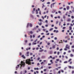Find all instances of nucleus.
Returning <instances> with one entry per match:
<instances>
[{
    "label": "nucleus",
    "instance_id": "31",
    "mask_svg": "<svg viewBox=\"0 0 74 74\" xmlns=\"http://www.w3.org/2000/svg\"><path fill=\"white\" fill-rule=\"evenodd\" d=\"M52 5L53 6V5H52V4H51V8H52Z\"/></svg>",
    "mask_w": 74,
    "mask_h": 74
},
{
    "label": "nucleus",
    "instance_id": "43",
    "mask_svg": "<svg viewBox=\"0 0 74 74\" xmlns=\"http://www.w3.org/2000/svg\"><path fill=\"white\" fill-rule=\"evenodd\" d=\"M52 59L53 60L55 59V57H53V58H52Z\"/></svg>",
    "mask_w": 74,
    "mask_h": 74
},
{
    "label": "nucleus",
    "instance_id": "49",
    "mask_svg": "<svg viewBox=\"0 0 74 74\" xmlns=\"http://www.w3.org/2000/svg\"><path fill=\"white\" fill-rule=\"evenodd\" d=\"M66 54V52H64L63 53L64 55H65V54Z\"/></svg>",
    "mask_w": 74,
    "mask_h": 74
},
{
    "label": "nucleus",
    "instance_id": "52",
    "mask_svg": "<svg viewBox=\"0 0 74 74\" xmlns=\"http://www.w3.org/2000/svg\"><path fill=\"white\" fill-rule=\"evenodd\" d=\"M37 66H39L40 65V63H38L37 64Z\"/></svg>",
    "mask_w": 74,
    "mask_h": 74
},
{
    "label": "nucleus",
    "instance_id": "5",
    "mask_svg": "<svg viewBox=\"0 0 74 74\" xmlns=\"http://www.w3.org/2000/svg\"><path fill=\"white\" fill-rule=\"evenodd\" d=\"M21 57L23 58V59H25V58H26L25 56L24 55H22Z\"/></svg>",
    "mask_w": 74,
    "mask_h": 74
},
{
    "label": "nucleus",
    "instance_id": "4",
    "mask_svg": "<svg viewBox=\"0 0 74 74\" xmlns=\"http://www.w3.org/2000/svg\"><path fill=\"white\" fill-rule=\"evenodd\" d=\"M65 48H66V49H70V46H68L66 47Z\"/></svg>",
    "mask_w": 74,
    "mask_h": 74
},
{
    "label": "nucleus",
    "instance_id": "27",
    "mask_svg": "<svg viewBox=\"0 0 74 74\" xmlns=\"http://www.w3.org/2000/svg\"><path fill=\"white\" fill-rule=\"evenodd\" d=\"M61 71L62 73H64V71H63V70H61Z\"/></svg>",
    "mask_w": 74,
    "mask_h": 74
},
{
    "label": "nucleus",
    "instance_id": "2",
    "mask_svg": "<svg viewBox=\"0 0 74 74\" xmlns=\"http://www.w3.org/2000/svg\"><path fill=\"white\" fill-rule=\"evenodd\" d=\"M20 64L21 65L20 69H21L22 67H25V63L23 62L22 61H21V64Z\"/></svg>",
    "mask_w": 74,
    "mask_h": 74
},
{
    "label": "nucleus",
    "instance_id": "51",
    "mask_svg": "<svg viewBox=\"0 0 74 74\" xmlns=\"http://www.w3.org/2000/svg\"><path fill=\"white\" fill-rule=\"evenodd\" d=\"M58 74H60V71H59L58 72Z\"/></svg>",
    "mask_w": 74,
    "mask_h": 74
},
{
    "label": "nucleus",
    "instance_id": "34",
    "mask_svg": "<svg viewBox=\"0 0 74 74\" xmlns=\"http://www.w3.org/2000/svg\"><path fill=\"white\" fill-rule=\"evenodd\" d=\"M40 59V58H38L37 59L38 60H39Z\"/></svg>",
    "mask_w": 74,
    "mask_h": 74
},
{
    "label": "nucleus",
    "instance_id": "56",
    "mask_svg": "<svg viewBox=\"0 0 74 74\" xmlns=\"http://www.w3.org/2000/svg\"><path fill=\"white\" fill-rule=\"evenodd\" d=\"M51 68H52V67H51V66H49V69H51Z\"/></svg>",
    "mask_w": 74,
    "mask_h": 74
},
{
    "label": "nucleus",
    "instance_id": "17",
    "mask_svg": "<svg viewBox=\"0 0 74 74\" xmlns=\"http://www.w3.org/2000/svg\"><path fill=\"white\" fill-rule=\"evenodd\" d=\"M44 7H45V5H44V4L43 3L42 4V8H43Z\"/></svg>",
    "mask_w": 74,
    "mask_h": 74
},
{
    "label": "nucleus",
    "instance_id": "60",
    "mask_svg": "<svg viewBox=\"0 0 74 74\" xmlns=\"http://www.w3.org/2000/svg\"><path fill=\"white\" fill-rule=\"evenodd\" d=\"M40 35H39L38 36V38H40Z\"/></svg>",
    "mask_w": 74,
    "mask_h": 74
},
{
    "label": "nucleus",
    "instance_id": "50",
    "mask_svg": "<svg viewBox=\"0 0 74 74\" xmlns=\"http://www.w3.org/2000/svg\"><path fill=\"white\" fill-rule=\"evenodd\" d=\"M52 53V51H51L50 52V53L51 54V53Z\"/></svg>",
    "mask_w": 74,
    "mask_h": 74
},
{
    "label": "nucleus",
    "instance_id": "26",
    "mask_svg": "<svg viewBox=\"0 0 74 74\" xmlns=\"http://www.w3.org/2000/svg\"><path fill=\"white\" fill-rule=\"evenodd\" d=\"M67 61H64V63H67Z\"/></svg>",
    "mask_w": 74,
    "mask_h": 74
},
{
    "label": "nucleus",
    "instance_id": "12",
    "mask_svg": "<svg viewBox=\"0 0 74 74\" xmlns=\"http://www.w3.org/2000/svg\"><path fill=\"white\" fill-rule=\"evenodd\" d=\"M36 14H38V10H36Z\"/></svg>",
    "mask_w": 74,
    "mask_h": 74
},
{
    "label": "nucleus",
    "instance_id": "19",
    "mask_svg": "<svg viewBox=\"0 0 74 74\" xmlns=\"http://www.w3.org/2000/svg\"><path fill=\"white\" fill-rule=\"evenodd\" d=\"M29 33L30 34H33V31H31L29 32Z\"/></svg>",
    "mask_w": 74,
    "mask_h": 74
},
{
    "label": "nucleus",
    "instance_id": "13",
    "mask_svg": "<svg viewBox=\"0 0 74 74\" xmlns=\"http://www.w3.org/2000/svg\"><path fill=\"white\" fill-rule=\"evenodd\" d=\"M69 8H70L69 7V6H67L66 7L67 10H69Z\"/></svg>",
    "mask_w": 74,
    "mask_h": 74
},
{
    "label": "nucleus",
    "instance_id": "29",
    "mask_svg": "<svg viewBox=\"0 0 74 74\" xmlns=\"http://www.w3.org/2000/svg\"><path fill=\"white\" fill-rule=\"evenodd\" d=\"M50 61V62H51V64H52V63H53V62H52V60H51Z\"/></svg>",
    "mask_w": 74,
    "mask_h": 74
},
{
    "label": "nucleus",
    "instance_id": "9",
    "mask_svg": "<svg viewBox=\"0 0 74 74\" xmlns=\"http://www.w3.org/2000/svg\"><path fill=\"white\" fill-rule=\"evenodd\" d=\"M56 3V2H54V3H53L51 4L52 5L53 7H54V4H55Z\"/></svg>",
    "mask_w": 74,
    "mask_h": 74
},
{
    "label": "nucleus",
    "instance_id": "45",
    "mask_svg": "<svg viewBox=\"0 0 74 74\" xmlns=\"http://www.w3.org/2000/svg\"><path fill=\"white\" fill-rule=\"evenodd\" d=\"M51 18H53V15H52V14H51Z\"/></svg>",
    "mask_w": 74,
    "mask_h": 74
},
{
    "label": "nucleus",
    "instance_id": "48",
    "mask_svg": "<svg viewBox=\"0 0 74 74\" xmlns=\"http://www.w3.org/2000/svg\"><path fill=\"white\" fill-rule=\"evenodd\" d=\"M66 29L65 27H63V29Z\"/></svg>",
    "mask_w": 74,
    "mask_h": 74
},
{
    "label": "nucleus",
    "instance_id": "58",
    "mask_svg": "<svg viewBox=\"0 0 74 74\" xmlns=\"http://www.w3.org/2000/svg\"><path fill=\"white\" fill-rule=\"evenodd\" d=\"M46 35H49V33H48L47 34H46Z\"/></svg>",
    "mask_w": 74,
    "mask_h": 74
},
{
    "label": "nucleus",
    "instance_id": "57",
    "mask_svg": "<svg viewBox=\"0 0 74 74\" xmlns=\"http://www.w3.org/2000/svg\"><path fill=\"white\" fill-rule=\"evenodd\" d=\"M44 64V62H41V64Z\"/></svg>",
    "mask_w": 74,
    "mask_h": 74
},
{
    "label": "nucleus",
    "instance_id": "36",
    "mask_svg": "<svg viewBox=\"0 0 74 74\" xmlns=\"http://www.w3.org/2000/svg\"><path fill=\"white\" fill-rule=\"evenodd\" d=\"M63 8V7H61L59 8L60 10H62Z\"/></svg>",
    "mask_w": 74,
    "mask_h": 74
},
{
    "label": "nucleus",
    "instance_id": "20",
    "mask_svg": "<svg viewBox=\"0 0 74 74\" xmlns=\"http://www.w3.org/2000/svg\"><path fill=\"white\" fill-rule=\"evenodd\" d=\"M52 48H53V49H54V48H55V46L53 45L52 47Z\"/></svg>",
    "mask_w": 74,
    "mask_h": 74
},
{
    "label": "nucleus",
    "instance_id": "59",
    "mask_svg": "<svg viewBox=\"0 0 74 74\" xmlns=\"http://www.w3.org/2000/svg\"><path fill=\"white\" fill-rule=\"evenodd\" d=\"M28 70H30V67H28Z\"/></svg>",
    "mask_w": 74,
    "mask_h": 74
},
{
    "label": "nucleus",
    "instance_id": "38",
    "mask_svg": "<svg viewBox=\"0 0 74 74\" xmlns=\"http://www.w3.org/2000/svg\"><path fill=\"white\" fill-rule=\"evenodd\" d=\"M37 40H38L37 39H36V40L34 41V42H37Z\"/></svg>",
    "mask_w": 74,
    "mask_h": 74
},
{
    "label": "nucleus",
    "instance_id": "64",
    "mask_svg": "<svg viewBox=\"0 0 74 74\" xmlns=\"http://www.w3.org/2000/svg\"><path fill=\"white\" fill-rule=\"evenodd\" d=\"M31 72H33L34 71H33V70H31Z\"/></svg>",
    "mask_w": 74,
    "mask_h": 74
},
{
    "label": "nucleus",
    "instance_id": "24",
    "mask_svg": "<svg viewBox=\"0 0 74 74\" xmlns=\"http://www.w3.org/2000/svg\"><path fill=\"white\" fill-rule=\"evenodd\" d=\"M64 51H67V48H65L64 49Z\"/></svg>",
    "mask_w": 74,
    "mask_h": 74
},
{
    "label": "nucleus",
    "instance_id": "32",
    "mask_svg": "<svg viewBox=\"0 0 74 74\" xmlns=\"http://www.w3.org/2000/svg\"><path fill=\"white\" fill-rule=\"evenodd\" d=\"M36 37V36H35V35H33V38H34V37Z\"/></svg>",
    "mask_w": 74,
    "mask_h": 74
},
{
    "label": "nucleus",
    "instance_id": "30",
    "mask_svg": "<svg viewBox=\"0 0 74 74\" xmlns=\"http://www.w3.org/2000/svg\"><path fill=\"white\" fill-rule=\"evenodd\" d=\"M56 60L57 62H58V61H59V59H57Z\"/></svg>",
    "mask_w": 74,
    "mask_h": 74
},
{
    "label": "nucleus",
    "instance_id": "54",
    "mask_svg": "<svg viewBox=\"0 0 74 74\" xmlns=\"http://www.w3.org/2000/svg\"><path fill=\"white\" fill-rule=\"evenodd\" d=\"M61 67L60 66L58 67V69H61Z\"/></svg>",
    "mask_w": 74,
    "mask_h": 74
},
{
    "label": "nucleus",
    "instance_id": "22",
    "mask_svg": "<svg viewBox=\"0 0 74 74\" xmlns=\"http://www.w3.org/2000/svg\"><path fill=\"white\" fill-rule=\"evenodd\" d=\"M69 69H72V67L71 66H69Z\"/></svg>",
    "mask_w": 74,
    "mask_h": 74
},
{
    "label": "nucleus",
    "instance_id": "39",
    "mask_svg": "<svg viewBox=\"0 0 74 74\" xmlns=\"http://www.w3.org/2000/svg\"><path fill=\"white\" fill-rule=\"evenodd\" d=\"M46 71H47V69H44V71L45 72Z\"/></svg>",
    "mask_w": 74,
    "mask_h": 74
},
{
    "label": "nucleus",
    "instance_id": "47",
    "mask_svg": "<svg viewBox=\"0 0 74 74\" xmlns=\"http://www.w3.org/2000/svg\"><path fill=\"white\" fill-rule=\"evenodd\" d=\"M47 45H50V43L49 42L48 43Z\"/></svg>",
    "mask_w": 74,
    "mask_h": 74
},
{
    "label": "nucleus",
    "instance_id": "18",
    "mask_svg": "<svg viewBox=\"0 0 74 74\" xmlns=\"http://www.w3.org/2000/svg\"><path fill=\"white\" fill-rule=\"evenodd\" d=\"M73 54H70V56L71 57H73Z\"/></svg>",
    "mask_w": 74,
    "mask_h": 74
},
{
    "label": "nucleus",
    "instance_id": "3",
    "mask_svg": "<svg viewBox=\"0 0 74 74\" xmlns=\"http://www.w3.org/2000/svg\"><path fill=\"white\" fill-rule=\"evenodd\" d=\"M20 66V65L19 64L18 65H17V66L16 67V70H17V69H18V67H19V66Z\"/></svg>",
    "mask_w": 74,
    "mask_h": 74
},
{
    "label": "nucleus",
    "instance_id": "55",
    "mask_svg": "<svg viewBox=\"0 0 74 74\" xmlns=\"http://www.w3.org/2000/svg\"><path fill=\"white\" fill-rule=\"evenodd\" d=\"M54 39H55V40H57V38H56V37H55V38H54Z\"/></svg>",
    "mask_w": 74,
    "mask_h": 74
},
{
    "label": "nucleus",
    "instance_id": "16",
    "mask_svg": "<svg viewBox=\"0 0 74 74\" xmlns=\"http://www.w3.org/2000/svg\"><path fill=\"white\" fill-rule=\"evenodd\" d=\"M44 51V50L42 49V50H39V51L40 52H42V51Z\"/></svg>",
    "mask_w": 74,
    "mask_h": 74
},
{
    "label": "nucleus",
    "instance_id": "10",
    "mask_svg": "<svg viewBox=\"0 0 74 74\" xmlns=\"http://www.w3.org/2000/svg\"><path fill=\"white\" fill-rule=\"evenodd\" d=\"M38 24L40 26H41V25H42V23L40 22V23H38Z\"/></svg>",
    "mask_w": 74,
    "mask_h": 74
},
{
    "label": "nucleus",
    "instance_id": "8",
    "mask_svg": "<svg viewBox=\"0 0 74 74\" xmlns=\"http://www.w3.org/2000/svg\"><path fill=\"white\" fill-rule=\"evenodd\" d=\"M29 25L31 27H32L33 26L32 25V24L31 23H29Z\"/></svg>",
    "mask_w": 74,
    "mask_h": 74
},
{
    "label": "nucleus",
    "instance_id": "21",
    "mask_svg": "<svg viewBox=\"0 0 74 74\" xmlns=\"http://www.w3.org/2000/svg\"><path fill=\"white\" fill-rule=\"evenodd\" d=\"M67 21H68V22H69V21H70V18L68 19L67 20Z\"/></svg>",
    "mask_w": 74,
    "mask_h": 74
},
{
    "label": "nucleus",
    "instance_id": "14",
    "mask_svg": "<svg viewBox=\"0 0 74 74\" xmlns=\"http://www.w3.org/2000/svg\"><path fill=\"white\" fill-rule=\"evenodd\" d=\"M69 28H70V29H69L70 30H71V29H72V27H71V26L69 27Z\"/></svg>",
    "mask_w": 74,
    "mask_h": 74
},
{
    "label": "nucleus",
    "instance_id": "23",
    "mask_svg": "<svg viewBox=\"0 0 74 74\" xmlns=\"http://www.w3.org/2000/svg\"><path fill=\"white\" fill-rule=\"evenodd\" d=\"M53 28H51V29H50L49 31H51L52 30H53Z\"/></svg>",
    "mask_w": 74,
    "mask_h": 74
},
{
    "label": "nucleus",
    "instance_id": "33",
    "mask_svg": "<svg viewBox=\"0 0 74 74\" xmlns=\"http://www.w3.org/2000/svg\"><path fill=\"white\" fill-rule=\"evenodd\" d=\"M63 18L64 19H65V18H66V17L64 16H63Z\"/></svg>",
    "mask_w": 74,
    "mask_h": 74
},
{
    "label": "nucleus",
    "instance_id": "1",
    "mask_svg": "<svg viewBox=\"0 0 74 74\" xmlns=\"http://www.w3.org/2000/svg\"><path fill=\"white\" fill-rule=\"evenodd\" d=\"M31 61V62H33V60L32 59L30 60V59H27L25 60V63L26 64H28V65H32V64H31L32 63L30 62Z\"/></svg>",
    "mask_w": 74,
    "mask_h": 74
},
{
    "label": "nucleus",
    "instance_id": "7",
    "mask_svg": "<svg viewBox=\"0 0 74 74\" xmlns=\"http://www.w3.org/2000/svg\"><path fill=\"white\" fill-rule=\"evenodd\" d=\"M30 24V23H28L27 24V27H29V25Z\"/></svg>",
    "mask_w": 74,
    "mask_h": 74
},
{
    "label": "nucleus",
    "instance_id": "35",
    "mask_svg": "<svg viewBox=\"0 0 74 74\" xmlns=\"http://www.w3.org/2000/svg\"><path fill=\"white\" fill-rule=\"evenodd\" d=\"M58 13H59V14H60L61 13V12L60 11H58Z\"/></svg>",
    "mask_w": 74,
    "mask_h": 74
},
{
    "label": "nucleus",
    "instance_id": "25",
    "mask_svg": "<svg viewBox=\"0 0 74 74\" xmlns=\"http://www.w3.org/2000/svg\"><path fill=\"white\" fill-rule=\"evenodd\" d=\"M71 60V59H70L69 60H68V62H70V61Z\"/></svg>",
    "mask_w": 74,
    "mask_h": 74
},
{
    "label": "nucleus",
    "instance_id": "40",
    "mask_svg": "<svg viewBox=\"0 0 74 74\" xmlns=\"http://www.w3.org/2000/svg\"><path fill=\"white\" fill-rule=\"evenodd\" d=\"M74 71H73L72 72V74H74Z\"/></svg>",
    "mask_w": 74,
    "mask_h": 74
},
{
    "label": "nucleus",
    "instance_id": "53",
    "mask_svg": "<svg viewBox=\"0 0 74 74\" xmlns=\"http://www.w3.org/2000/svg\"><path fill=\"white\" fill-rule=\"evenodd\" d=\"M61 23L60 22V23H59V26H60V25H61Z\"/></svg>",
    "mask_w": 74,
    "mask_h": 74
},
{
    "label": "nucleus",
    "instance_id": "46",
    "mask_svg": "<svg viewBox=\"0 0 74 74\" xmlns=\"http://www.w3.org/2000/svg\"><path fill=\"white\" fill-rule=\"evenodd\" d=\"M39 49V48H38V47H37L36 48V50H38V49Z\"/></svg>",
    "mask_w": 74,
    "mask_h": 74
},
{
    "label": "nucleus",
    "instance_id": "11",
    "mask_svg": "<svg viewBox=\"0 0 74 74\" xmlns=\"http://www.w3.org/2000/svg\"><path fill=\"white\" fill-rule=\"evenodd\" d=\"M63 42H67V40H63Z\"/></svg>",
    "mask_w": 74,
    "mask_h": 74
},
{
    "label": "nucleus",
    "instance_id": "61",
    "mask_svg": "<svg viewBox=\"0 0 74 74\" xmlns=\"http://www.w3.org/2000/svg\"><path fill=\"white\" fill-rule=\"evenodd\" d=\"M64 10H65V11L66 10V9L65 8H64Z\"/></svg>",
    "mask_w": 74,
    "mask_h": 74
},
{
    "label": "nucleus",
    "instance_id": "6",
    "mask_svg": "<svg viewBox=\"0 0 74 74\" xmlns=\"http://www.w3.org/2000/svg\"><path fill=\"white\" fill-rule=\"evenodd\" d=\"M27 56H29V52L28 51H27Z\"/></svg>",
    "mask_w": 74,
    "mask_h": 74
},
{
    "label": "nucleus",
    "instance_id": "63",
    "mask_svg": "<svg viewBox=\"0 0 74 74\" xmlns=\"http://www.w3.org/2000/svg\"><path fill=\"white\" fill-rule=\"evenodd\" d=\"M48 25H45V26L46 27H48Z\"/></svg>",
    "mask_w": 74,
    "mask_h": 74
},
{
    "label": "nucleus",
    "instance_id": "28",
    "mask_svg": "<svg viewBox=\"0 0 74 74\" xmlns=\"http://www.w3.org/2000/svg\"><path fill=\"white\" fill-rule=\"evenodd\" d=\"M50 3H50L49 2H48L47 3V4H50Z\"/></svg>",
    "mask_w": 74,
    "mask_h": 74
},
{
    "label": "nucleus",
    "instance_id": "41",
    "mask_svg": "<svg viewBox=\"0 0 74 74\" xmlns=\"http://www.w3.org/2000/svg\"><path fill=\"white\" fill-rule=\"evenodd\" d=\"M71 18H72V19H73V18H74V16H71Z\"/></svg>",
    "mask_w": 74,
    "mask_h": 74
},
{
    "label": "nucleus",
    "instance_id": "42",
    "mask_svg": "<svg viewBox=\"0 0 74 74\" xmlns=\"http://www.w3.org/2000/svg\"><path fill=\"white\" fill-rule=\"evenodd\" d=\"M39 14L40 15H41V11H40V12H39Z\"/></svg>",
    "mask_w": 74,
    "mask_h": 74
},
{
    "label": "nucleus",
    "instance_id": "62",
    "mask_svg": "<svg viewBox=\"0 0 74 74\" xmlns=\"http://www.w3.org/2000/svg\"><path fill=\"white\" fill-rule=\"evenodd\" d=\"M72 48H74V46H72Z\"/></svg>",
    "mask_w": 74,
    "mask_h": 74
},
{
    "label": "nucleus",
    "instance_id": "44",
    "mask_svg": "<svg viewBox=\"0 0 74 74\" xmlns=\"http://www.w3.org/2000/svg\"><path fill=\"white\" fill-rule=\"evenodd\" d=\"M51 58V59H52V56H50L49 57V58Z\"/></svg>",
    "mask_w": 74,
    "mask_h": 74
},
{
    "label": "nucleus",
    "instance_id": "15",
    "mask_svg": "<svg viewBox=\"0 0 74 74\" xmlns=\"http://www.w3.org/2000/svg\"><path fill=\"white\" fill-rule=\"evenodd\" d=\"M33 45H36V44H37V43L36 42H33L32 43Z\"/></svg>",
    "mask_w": 74,
    "mask_h": 74
},
{
    "label": "nucleus",
    "instance_id": "37",
    "mask_svg": "<svg viewBox=\"0 0 74 74\" xmlns=\"http://www.w3.org/2000/svg\"><path fill=\"white\" fill-rule=\"evenodd\" d=\"M59 53H60V52H58L57 54L58 55H59Z\"/></svg>",
    "mask_w": 74,
    "mask_h": 74
}]
</instances>
